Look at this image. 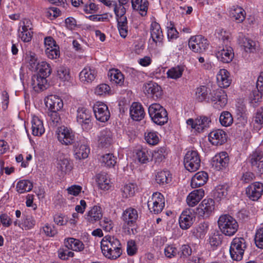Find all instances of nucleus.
Segmentation results:
<instances>
[{
	"label": "nucleus",
	"instance_id": "nucleus-47",
	"mask_svg": "<svg viewBox=\"0 0 263 263\" xmlns=\"http://www.w3.org/2000/svg\"><path fill=\"white\" fill-rule=\"evenodd\" d=\"M219 121L223 126H230L233 122V118L231 114L228 111H224L221 113Z\"/></svg>",
	"mask_w": 263,
	"mask_h": 263
},
{
	"label": "nucleus",
	"instance_id": "nucleus-37",
	"mask_svg": "<svg viewBox=\"0 0 263 263\" xmlns=\"http://www.w3.org/2000/svg\"><path fill=\"white\" fill-rule=\"evenodd\" d=\"M65 246L68 250L74 251H82L84 248L83 243L78 239L69 238L65 240Z\"/></svg>",
	"mask_w": 263,
	"mask_h": 263
},
{
	"label": "nucleus",
	"instance_id": "nucleus-29",
	"mask_svg": "<svg viewBox=\"0 0 263 263\" xmlns=\"http://www.w3.org/2000/svg\"><path fill=\"white\" fill-rule=\"evenodd\" d=\"M103 216L101 208L98 206H93L87 213L86 220L91 223L99 221Z\"/></svg>",
	"mask_w": 263,
	"mask_h": 263
},
{
	"label": "nucleus",
	"instance_id": "nucleus-42",
	"mask_svg": "<svg viewBox=\"0 0 263 263\" xmlns=\"http://www.w3.org/2000/svg\"><path fill=\"white\" fill-rule=\"evenodd\" d=\"M208 229V223L204 222L199 223L192 230V232L196 238L201 239L204 237L207 232Z\"/></svg>",
	"mask_w": 263,
	"mask_h": 263
},
{
	"label": "nucleus",
	"instance_id": "nucleus-16",
	"mask_svg": "<svg viewBox=\"0 0 263 263\" xmlns=\"http://www.w3.org/2000/svg\"><path fill=\"white\" fill-rule=\"evenodd\" d=\"M217 59L224 63H229L234 58V54L233 48L231 45L226 44L219 47V50L216 53Z\"/></svg>",
	"mask_w": 263,
	"mask_h": 263
},
{
	"label": "nucleus",
	"instance_id": "nucleus-6",
	"mask_svg": "<svg viewBox=\"0 0 263 263\" xmlns=\"http://www.w3.org/2000/svg\"><path fill=\"white\" fill-rule=\"evenodd\" d=\"M263 94V72L258 77L256 82V88L252 91L249 96V103L251 106L256 107L261 101Z\"/></svg>",
	"mask_w": 263,
	"mask_h": 263
},
{
	"label": "nucleus",
	"instance_id": "nucleus-9",
	"mask_svg": "<svg viewBox=\"0 0 263 263\" xmlns=\"http://www.w3.org/2000/svg\"><path fill=\"white\" fill-rule=\"evenodd\" d=\"M56 135L58 140L62 144L68 145L74 142V134L71 129L67 127H58L56 130Z\"/></svg>",
	"mask_w": 263,
	"mask_h": 263
},
{
	"label": "nucleus",
	"instance_id": "nucleus-39",
	"mask_svg": "<svg viewBox=\"0 0 263 263\" xmlns=\"http://www.w3.org/2000/svg\"><path fill=\"white\" fill-rule=\"evenodd\" d=\"M34 70L38 71V73L37 74L46 78L51 74L52 69L49 64L45 61H42L38 63V66H37L36 69Z\"/></svg>",
	"mask_w": 263,
	"mask_h": 263
},
{
	"label": "nucleus",
	"instance_id": "nucleus-48",
	"mask_svg": "<svg viewBox=\"0 0 263 263\" xmlns=\"http://www.w3.org/2000/svg\"><path fill=\"white\" fill-rule=\"evenodd\" d=\"M110 80L115 83L121 86L124 83V76L122 73L117 69L111 70L110 71Z\"/></svg>",
	"mask_w": 263,
	"mask_h": 263
},
{
	"label": "nucleus",
	"instance_id": "nucleus-50",
	"mask_svg": "<svg viewBox=\"0 0 263 263\" xmlns=\"http://www.w3.org/2000/svg\"><path fill=\"white\" fill-rule=\"evenodd\" d=\"M248 209V219L251 224H254L257 221L256 215L258 212V206L255 204L250 205Z\"/></svg>",
	"mask_w": 263,
	"mask_h": 263
},
{
	"label": "nucleus",
	"instance_id": "nucleus-58",
	"mask_svg": "<svg viewBox=\"0 0 263 263\" xmlns=\"http://www.w3.org/2000/svg\"><path fill=\"white\" fill-rule=\"evenodd\" d=\"M58 111H49L48 113V116L50 117V124L53 126L59 125L61 121V118Z\"/></svg>",
	"mask_w": 263,
	"mask_h": 263
},
{
	"label": "nucleus",
	"instance_id": "nucleus-54",
	"mask_svg": "<svg viewBox=\"0 0 263 263\" xmlns=\"http://www.w3.org/2000/svg\"><path fill=\"white\" fill-rule=\"evenodd\" d=\"M237 107V115L238 117L237 119L240 121H244L242 123L243 126H244L246 122V119H245L246 112V104L245 103H238Z\"/></svg>",
	"mask_w": 263,
	"mask_h": 263
},
{
	"label": "nucleus",
	"instance_id": "nucleus-26",
	"mask_svg": "<svg viewBox=\"0 0 263 263\" xmlns=\"http://www.w3.org/2000/svg\"><path fill=\"white\" fill-rule=\"evenodd\" d=\"M204 191L202 189L195 190L192 191L186 198V202L190 206L196 205L203 197Z\"/></svg>",
	"mask_w": 263,
	"mask_h": 263
},
{
	"label": "nucleus",
	"instance_id": "nucleus-17",
	"mask_svg": "<svg viewBox=\"0 0 263 263\" xmlns=\"http://www.w3.org/2000/svg\"><path fill=\"white\" fill-rule=\"evenodd\" d=\"M210 123L211 120L206 117H200L195 121L192 119L186 121L187 124L190 125L198 133L201 132L205 128L209 127Z\"/></svg>",
	"mask_w": 263,
	"mask_h": 263
},
{
	"label": "nucleus",
	"instance_id": "nucleus-3",
	"mask_svg": "<svg viewBox=\"0 0 263 263\" xmlns=\"http://www.w3.org/2000/svg\"><path fill=\"white\" fill-rule=\"evenodd\" d=\"M148 114L152 120L156 124L162 125L168 121L166 109L158 103L151 104L148 109Z\"/></svg>",
	"mask_w": 263,
	"mask_h": 263
},
{
	"label": "nucleus",
	"instance_id": "nucleus-63",
	"mask_svg": "<svg viewBox=\"0 0 263 263\" xmlns=\"http://www.w3.org/2000/svg\"><path fill=\"white\" fill-rule=\"evenodd\" d=\"M43 231L47 236L52 237L57 233V231L53 226L47 224L43 227Z\"/></svg>",
	"mask_w": 263,
	"mask_h": 263
},
{
	"label": "nucleus",
	"instance_id": "nucleus-46",
	"mask_svg": "<svg viewBox=\"0 0 263 263\" xmlns=\"http://www.w3.org/2000/svg\"><path fill=\"white\" fill-rule=\"evenodd\" d=\"M25 60L29 63L32 70L36 69L39 62L36 54L30 51L26 52L25 54Z\"/></svg>",
	"mask_w": 263,
	"mask_h": 263
},
{
	"label": "nucleus",
	"instance_id": "nucleus-25",
	"mask_svg": "<svg viewBox=\"0 0 263 263\" xmlns=\"http://www.w3.org/2000/svg\"><path fill=\"white\" fill-rule=\"evenodd\" d=\"M130 115L135 121H140L144 118L145 112L142 106L139 103L134 102L130 108Z\"/></svg>",
	"mask_w": 263,
	"mask_h": 263
},
{
	"label": "nucleus",
	"instance_id": "nucleus-22",
	"mask_svg": "<svg viewBox=\"0 0 263 263\" xmlns=\"http://www.w3.org/2000/svg\"><path fill=\"white\" fill-rule=\"evenodd\" d=\"M138 215L137 210L134 208H129L125 210L122 214V219L124 224L132 226L135 223L138 219Z\"/></svg>",
	"mask_w": 263,
	"mask_h": 263
},
{
	"label": "nucleus",
	"instance_id": "nucleus-24",
	"mask_svg": "<svg viewBox=\"0 0 263 263\" xmlns=\"http://www.w3.org/2000/svg\"><path fill=\"white\" fill-rule=\"evenodd\" d=\"M112 133L110 130L105 129L102 130L98 136V144L101 147H107L112 143Z\"/></svg>",
	"mask_w": 263,
	"mask_h": 263
},
{
	"label": "nucleus",
	"instance_id": "nucleus-7",
	"mask_svg": "<svg viewBox=\"0 0 263 263\" xmlns=\"http://www.w3.org/2000/svg\"><path fill=\"white\" fill-rule=\"evenodd\" d=\"M165 205V199L163 196L160 193H155L151 199L147 202V206L151 212L154 214L160 213Z\"/></svg>",
	"mask_w": 263,
	"mask_h": 263
},
{
	"label": "nucleus",
	"instance_id": "nucleus-23",
	"mask_svg": "<svg viewBox=\"0 0 263 263\" xmlns=\"http://www.w3.org/2000/svg\"><path fill=\"white\" fill-rule=\"evenodd\" d=\"M31 85L36 92H40L46 89L47 80L45 77L36 74L32 77Z\"/></svg>",
	"mask_w": 263,
	"mask_h": 263
},
{
	"label": "nucleus",
	"instance_id": "nucleus-45",
	"mask_svg": "<svg viewBox=\"0 0 263 263\" xmlns=\"http://www.w3.org/2000/svg\"><path fill=\"white\" fill-rule=\"evenodd\" d=\"M117 158L112 154H106L103 155L100 159L102 165L107 167H111L115 166L117 161Z\"/></svg>",
	"mask_w": 263,
	"mask_h": 263
},
{
	"label": "nucleus",
	"instance_id": "nucleus-32",
	"mask_svg": "<svg viewBox=\"0 0 263 263\" xmlns=\"http://www.w3.org/2000/svg\"><path fill=\"white\" fill-rule=\"evenodd\" d=\"M32 133L34 136H41L45 132L43 121L37 116H34L31 121Z\"/></svg>",
	"mask_w": 263,
	"mask_h": 263
},
{
	"label": "nucleus",
	"instance_id": "nucleus-11",
	"mask_svg": "<svg viewBox=\"0 0 263 263\" xmlns=\"http://www.w3.org/2000/svg\"><path fill=\"white\" fill-rule=\"evenodd\" d=\"M189 46L195 52H202L209 47V43L206 39L201 35L191 37L189 41Z\"/></svg>",
	"mask_w": 263,
	"mask_h": 263
},
{
	"label": "nucleus",
	"instance_id": "nucleus-44",
	"mask_svg": "<svg viewBox=\"0 0 263 263\" xmlns=\"http://www.w3.org/2000/svg\"><path fill=\"white\" fill-rule=\"evenodd\" d=\"M263 158V152L259 149H256L250 155V162L253 169L258 164V162L262 161Z\"/></svg>",
	"mask_w": 263,
	"mask_h": 263
},
{
	"label": "nucleus",
	"instance_id": "nucleus-1",
	"mask_svg": "<svg viewBox=\"0 0 263 263\" xmlns=\"http://www.w3.org/2000/svg\"><path fill=\"white\" fill-rule=\"evenodd\" d=\"M103 255L111 259H116L122 254L121 243L118 239L110 235L105 236L101 242Z\"/></svg>",
	"mask_w": 263,
	"mask_h": 263
},
{
	"label": "nucleus",
	"instance_id": "nucleus-18",
	"mask_svg": "<svg viewBox=\"0 0 263 263\" xmlns=\"http://www.w3.org/2000/svg\"><path fill=\"white\" fill-rule=\"evenodd\" d=\"M227 134L220 129L213 130L209 134V141L214 145H220L227 141Z\"/></svg>",
	"mask_w": 263,
	"mask_h": 263
},
{
	"label": "nucleus",
	"instance_id": "nucleus-41",
	"mask_svg": "<svg viewBox=\"0 0 263 263\" xmlns=\"http://www.w3.org/2000/svg\"><path fill=\"white\" fill-rule=\"evenodd\" d=\"M230 189L228 184L219 185L216 187L214 192V197L215 199L220 200L225 198Z\"/></svg>",
	"mask_w": 263,
	"mask_h": 263
},
{
	"label": "nucleus",
	"instance_id": "nucleus-35",
	"mask_svg": "<svg viewBox=\"0 0 263 263\" xmlns=\"http://www.w3.org/2000/svg\"><path fill=\"white\" fill-rule=\"evenodd\" d=\"M57 167L62 173H67L72 170V166L67 158L60 155L57 159Z\"/></svg>",
	"mask_w": 263,
	"mask_h": 263
},
{
	"label": "nucleus",
	"instance_id": "nucleus-51",
	"mask_svg": "<svg viewBox=\"0 0 263 263\" xmlns=\"http://www.w3.org/2000/svg\"><path fill=\"white\" fill-rule=\"evenodd\" d=\"M183 70V67L177 66L169 69L167 72V74L169 78L177 79L182 76Z\"/></svg>",
	"mask_w": 263,
	"mask_h": 263
},
{
	"label": "nucleus",
	"instance_id": "nucleus-64",
	"mask_svg": "<svg viewBox=\"0 0 263 263\" xmlns=\"http://www.w3.org/2000/svg\"><path fill=\"white\" fill-rule=\"evenodd\" d=\"M192 254V249L189 245L182 246L180 250V256L181 258H186Z\"/></svg>",
	"mask_w": 263,
	"mask_h": 263
},
{
	"label": "nucleus",
	"instance_id": "nucleus-59",
	"mask_svg": "<svg viewBox=\"0 0 263 263\" xmlns=\"http://www.w3.org/2000/svg\"><path fill=\"white\" fill-rule=\"evenodd\" d=\"M149 155L147 151L142 149L137 153L138 160L141 163H146L148 161Z\"/></svg>",
	"mask_w": 263,
	"mask_h": 263
},
{
	"label": "nucleus",
	"instance_id": "nucleus-28",
	"mask_svg": "<svg viewBox=\"0 0 263 263\" xmlns=\"http://www.w3.org/2000/svg\"><path fill=\"white\" fill-rule=\"evenodd\" d=\"M97 72L94 68L85 67L80 73V79L82 82L89 83L95 80Z\"/></svg>",
	"mask_w": 263,
	"mask_h": 263
},
{
	"label": "nucleus",
	"instance_id": "nucleus-53",
	"mask_svg": "<svg viewBox=\"0 0 263 263\" xmlns=\"http://www.w3.org/2000/svg\"><path fill=\"white\" fill-rule=\"evenodd\" d=\"M57 76L63 81H68L70 78L69 69L64 66H60L57 69Z\"/></svg>",
	"mask_w": 263,
	"mask_h": 263
},
{
	"label": "nucleus",
	"instance_id": "nucleus-56",
	"mask_svg": "<svg viewBox=\"0 0 263 263\" xmlns=\"http://www.w3.org/2000/svg\"><path fill=\"white\" fill-rule=\"evenodd\" d=\"M145 140L150 145H156L159 141V138L156 132H150L145 134Z\"/></svg>",
	"mask_w": 263,
	"mask_h": 263
},
{
	"label": "nucleus",
	"instance_id": "nucleus-10",
	"mask_svg": "<svg viewBox=\"0 0 263 263\" xmlns=\"http://www.w3.org/2000/svg\"><path fill=\"white\" fill-rule=\"evenodd\" d=\"M215 209V201L212 199H204L196 209V214L200 217L207 218Z\"/></svg>",
	"mask_w": 263,
	"mask_h": 263
},
{
	"label": "nucleus",
	"instance_id": "nucleus-4",
	"mask_svg": "<svg viewBox=\"0 0 263 263\" xmlns=\"http://www.w3.org/2000/svg\"><path fill=\"white\" fill-rule=\"evenodd\" d=\"M246 247V241L243 238H234L230 248V253L232 259L236 261L241 260Z\"/></svg>",
	"mask_w": 263,
	"mask_h": 263
},
{
	"label": "nucleus",
	"instance_id": "nucleus-62",
	"mask_svg": "<svg viewBox=\"0 0 263 263\" xmlns=\"http://www.w3.org/2000/svg\"><path fill=\"white\" fill-rule=\"evenodd\" d=\"M110 90V87L106 84L98 85L95 89V93L98 96H102L108 93Z\"/></svg>",
	"mask_w": 263,
	"mask_h": 263
},
{
	"label": "nucleus",
	"instance_id": "nucleus-30",
	"mask_svg": "<svg viewBox=\"0 0 263 263\" xmlns=\"http://www.w3.org/2000/svg\"><path fill=\"white\" fill-rule=\"evenodd\" d=\"M217 81L220 87H229L231 83L229 72L224 69H220L217 74Z\"/></svg>",
	"mask_w": 263,
	"mask_h": 263
},
{
	"label": "nucleus",
	"instance_id": "nucleus-52",
	"mask_svg": "<svg viewBox=\"0 0 263 263\" xmlns=\"http://www.w3.org/2000/svg\"><path fill=\"white\" fill-rule=\"evenodd\" d=\"M135 192V185L132 183L126 184L122 189V195L124 198H128L134 196Z\"/></svg>",
	"mask_w": 263,
	"mask_h": 263
},
{
	"label": "nucleus",
	"instance_id": "nucleus-12",
	"mask_svg": "<svg viewBox=\"0 0 263 263\" xmlns=\"http://www.w3.org/2000/svg\"><path fill=\"white\" fill-rule=\"evenodd\" d=\"M91 114L89 110L80 107L78 109L77 121L84 130H88L91 126Z\"/></svg>",
	"mask_w": 263,
	"mask_h": 263
},
{
	"label": "nucleus",
	"instance_id": "nucleus-55",
	"mask_svg": "<svg viewBox=\"0 0 263 263\" xmlns=\"http://www.w3.org/2000/svg\"><path fill=\"white\" fill-rule=\"evenodd\" d=\"M208 93V91L205 86H202L197 88L196 91V99L199 102H202L206 98Z\"/></svg>",
	"mask_w": 263,
	"mask_h": 263
},
{
	"label": "nucleus",
	"instance_id": "nucleus-43",
	"mask_svg": "<svg viewBox=\"0 0 263 263\" xmlns=\"http://www.w3.org/2000/svg\"><path fill=\"white\" fill-rule=\"evenodd\" d=\"M32 187V182L28 180H20L17 183L16 186V191L20 194L29 192Z\"/></svg>",
	"mask_w": 263,
	"mask_h": 263
},
{
	"label": "nucleus",
	"instance_id": "nucleus-57",
	"mask_svg": "<svg viewBox=\"0 0 263 263\" xmlns=\"http://www.w3.org/2000/svg\"><path fill=\"white\" fill-rule=\"evenodd\" d=\"M256 246L260 249H263V227L258 229L255 236Z\"/></svg>",
	"mask_w": 263,
	"mask_h": 263
},
{
	"label": "nucleus",
	"instance_id": "nucleus-61",
	"mask_svg": "<svg viewBox=\"0 0 263 263\" xmlns=\"http://www.w3.org/2000/svg\"><path fill=\"white\" fill-rule=\"evenodd\" d=\"M178 253L177 248L173 245H169L165 247L164 254L166 257L171 258L175 256Z\"/></svg>",
	"mask_w": 263,
	"mask_h": 263
},
{
	"label": "nucleus",
	"instance_id": "nucleus-40",
	"mask_svg": "<svg viewBox=\"0 0 263 263\" xmlns=\"http://www.w3.org/2000/svg\"><path fill=\"white\" fill-rule=\"evenodd\" d=\"M90 149L87 144L78 145L74 149V155L76 159L81 160L87 158Z\"/></svg>",
	"mask_w": 263,
	"mask_h": 263
},
{
	"label": "nucleus",
	"instance_id": "nucleus-8",
	"mask_svg": "<svg viewBox=\"0 0 263 263\" xmlns=\"http://www.w3.org/2000/svg\"><path fill=\"white\" fill-rule=\"evenodd\" d=\"M33 35L32 25L28 19H24L20 23L18 36L24 42H29L31 40Z\"/></svg>",
	"mask_w": 263,
	"mask_h": 263
},
{
	"label": "nucleus",
	"instance_id": "nucleus-36",
	"mask_svg": "<svg viewBox=\"0 0 263 263\" xmlns=\"http://www.w3.org/2000/svg\"><path fill=\"white\" fill-rule=\"evenodd\" d=\"M97 182L99 187L103 190H108L111 186V183L108 175L104 172L101 173L97 176Z\"/></svg>",
	"mask_w": 263,
	"mask_h": 263
},
{
	"label": "nucleus",
	"instance_id": "nucleus-49",
	"mask_svg": "<svg viewBox=\"0 0 263 263\" xmlns=\"http://www.w3.org/2000/svg\"><path fill=\"white\" fill-rule=\"evenodd\" d=\"M171 180L170 174L168 171H161L156 175V181L159 184L167 183Z\"/></svg>",
	"mask_w": 263,
	"mask_h": 263
},
{
	"label": "nucleus",
	"instance_id": "nucleus-27",
	"mask_svg": "<svg viewBox=\"0 0 263 263\" xmlns=\"http://www.w3.org/2000/svg\"><path fill=\"white\" fill-rule=\"evenodd\" d=\"M208 179V174L203 171L197 173L192 178L191 185L196 188L204 185Z\"/></svg>",
	"mask_w": 263,
	"mask_h": 263
},
{
	"label": "nucleus",
	"instance_id": "nucleus-34",
	"mask_svg": "<svg viewBox=\"0 0 263 263\" xmlns=\"http://www.w3.org/2000/svg\"><path fill=\"white\" fill-rule=\"evenodd\" d=\"M151 35L153 42L155 43L161 42L163 39V34L160 25L156 22H153L151 24Z\"/></svg>",
	"mask_w": 263,
	"mask_h": 263
},
{
	"label": "nucleus",
	"instance_id": "nucleus-33",
	"mask_svg": "<svg viewBox=\"0 0 263 263\" xmlns=\"http://www.w3.org/2000/svg\"><path fill=\"white\" fill-rule=\"evenodd\" d=\"M131 3L134 10L138 11L142 16L146 15L148 6L147 0H131Z\"/></svg>",
	"mask_w": 263,
	"mask_h": 263
},
{
	"label": "nucleus",
	"instance_id": "nucleus-38",
	"mask_svg": "<svg viewBox=\"0 0 263 263\" xmlns=\"http://www.w3.org/2000/svg\"><path fill=\"white\" fill-rule=\"evenodd\" d=\"M246 11L242 8L238 6H233L230 8V15L234 18L237 23L243 22L246 17Z\"/></svg>",
	"mask_w": 263,
	"mask_h": 263
},
{
	"label": "nucleus",
	"instance_id": "nucleus-20",
	"mask_svg": "<svg viewBox=\"0 0 263 263\" xmlns=\"http://www.w3.org/2000/svg\"><path fill=\"white\" fill-rule=\"evenodd\" d=\"M211 95V101L215 102V107L222 108L227 104V95L221 89L213 90Z\"/></svg>",
	"mask_w": 263,
	"mask_h": 263
},
{
	"label": "nucleus",
	"instance_id": "nucleus-19",
	"mask_svg": "<svg viewBox=\"0 0 263 263\" xmlns=\"http://www.w3.org/2000/svg\"><path fill=\"white\" fill-rule=\"evenodd\" d=\"M248 197L254 201H257L263 193V184L259 182H255L248 187Z\"/></svg>",
	"mask_w": 263,
	"mask_h": 263
},
{
	"label": "nucleus",
	"instance_id": "nucleus-21",
	"mask_svg": "<svg viewBox=\"0 0 263 263\" xmlns=\"http://www.w3.org/2000/svg\"><path fill=\"white\" fill-rule=\"evenodd\" d=\"M45 104L49 111H59L63 106L62 99L55 95L48 96L45 99Z\"/></svg>",
	"mask_w": 263,
	"mask_h": 263
},
{
	"label": "nucleus",
	"instance_id": "nucleus-15",
	"mask_svg": "<svg viewBox=\"0 0 263 263\" xmlns=\"http://www.w3.org/2000/svg\"><path fill=\"white\" fill-rule=\"evenodd\" d=\"M229 162L227 153L222 152L216 155L211 161L212 167L216 171H220L226 168Z\"/></svg>",
	"mask_w": 263,
	"mask_h": 263
},
{
	"label": "nucleus",
	"instance_id": "nucleus-60",
	"mask_svg": "<svg viewBox=\"0 0 263 263\" xmlns=\"http://www.w3.org/2000/svg\"><path fill=\"white\" fill-rule=\"evenodd\" d=\"M45 53L47 56L51 59H57L60 56V51L58 46L50 49L47 47L45 50Z\"/></svg>",
	"mask_w": 263,
	"mask_h": 263
},
{
	"label": "nucleus",
	"instance_id": "nucleus-14",
	"mask_svg": "<svg viewBox=\"0 0 263 263\" xmlns=\"http://www.w3.org/2000/svg\"><path fill=\"white\" fill-rule=\"evenodd\" d=\"M93 112L97 120L102 122L107 121L110 117L107 106L102 102H97L93 107Z\"/></svg>",
	"mask_w": 263,
	"mask_h": 263
},
{
	"label": "nucleus",
	"instance_id": "nucleus-31",
	"mask_svg": "<svg viewBox=\"0 0 263 263\" xmlns=\"http://www.w3.org/2000/svg\"><path fill=\"white\" fill-rule=\"evenodd\" d=\"M144 91L145 93L151 95L153 97L157 98L161 96V87L156 83L150 82L144 85Z\"/></svg>",
	"mask_w": 263,
	"mask_h": 263
},
{
	"label": "nucleus",
	"instance_id": "nucleus-2",
	"mask_svg": "<svg viewBox=\"0 0 263 263\" xmlns=\"http://www.w3.org/2000/svg\"><path fill=\"white\" fill-rule=\"evenodd\" d=\"M221 232L225 235L231 236L235 234L238 228L236 220L231 216L224 214L220 216L218 221Z\"/></svg>",
	"mask_w": 263,
	"mask_h": 263
},
{
	"label": "nucleus",
	"instance_id": "nucleus-5",
	"mask_svg": "<svg viewBox=\"0 0 263 263\" xmlns=\"http://www.w3.org/2000/svg\"><path fill=\"white\" fill-rule=\"evenodd\" d=\"M184 165L189 172H195L200 166L201 160L198 152L196 151H188L184 158Z\"/></svg>",
	"mask_w": 263,
	"mask_h": 263
},
{
	"label": "nucleus",
	"instance_id": "nucleus-13",
	"mask_svg": "<svg viewBox=\"0 0 263 263\" xmlns=\"http://www.w3.org/2000/svg\"><path fill=\"white\" fill-rule=\"evenodd\" d=\"M195 220V213L190 209L183 211L179 217V223L183 230H187L194 223Z\"/></svg>",
	"mask_w": 263,
	"mask_h": 263
}]
</instances>
